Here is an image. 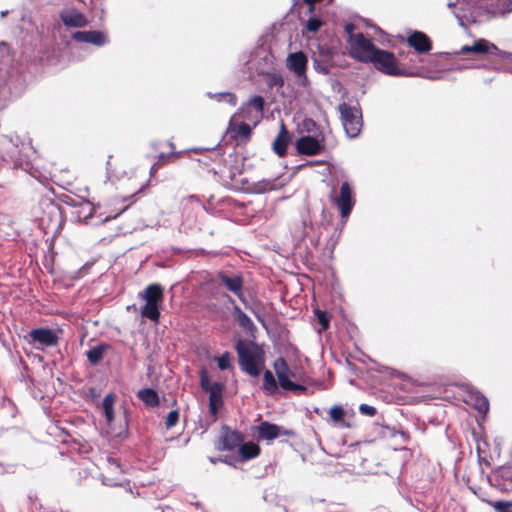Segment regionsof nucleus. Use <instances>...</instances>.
Wrapping results in <instances>:
<instances>
[{"instance_id":"obj_1","label":"nucleus","mask_w":512,"mask_h":512,"mask_svg":"<svg viewBox=\"0 0 512 512\" xmlns=\"http://www.w3.org/2000/svg\"><path fill=\"white\" fill-rule=\"evenodd\" d=\"M457 2H459V0H449L447 5L449 8H452ZM460 2H463L466 5H471L472 11L470 17L473 22H475L477 20L476 18L480 16L491 17L504 15L512 11V0H460ZM454 14L461 26H465L466 22L470 21V18L465 14Z\"/></svg>"},{"instance_id":"obj_2","label":"nucleus","mask_w":512,"mask_h":512,"mask_svg":"<svg viewBox=\"0 0 512 512\" xmlns=\"http://www.w3.org/2000/svg\"><path fill=\"white\" fill-rule=\"evenodd\" d=\"M235 348L241 369L250 376H259L264 365L263 357L245 340H238Z\"/></svg>"},{"instance_id":"obj_3","label":"nucleus","mask_w":512,"mask_h":512,"mask_svg":"<svg viewBox=\"0 0 512 512\" xmlns=\"http://www.w3.org/2000/svg\"><path fill=\"white\" fill-rule=\"evenodd\" d=\"M139 297L145 300V305L141 307L140 313L144 318L153 322H158L160 317L159 303L163 300V288L159 284L148 285Z\"/></svg>"},{"instance_id":"obj_4","label":"nucleus","mask_w":512,"mask_h":512,"mask_svg":"<svg viewBox=\"0 0 512 512\" xmlns=\"http://www.w3.org/2000/svg\"><path fill=\"white\" fill-rule=\"evenodd\" d=\"M341 122L349 138L357 137L362 128V113L358 105L341 103L338 106Z\"/></svg>"},{"instance_id":"obj_5","label":"nucleus","mask_w":512,"mask_h":512,"mask_svg":"<svg viewBox=\"0 0 512 512\" xmlns=\"http://www.w3.org/2000/svg\"><path fill=\"white\" fill-rule=\"evenodd\" d=\"M348 43L349 55L361 62H368L373 57L377 49L369 38L363 33H356L355 37L346 39Z\"/></svg>"},{"instance_id":"obj_6","label":"nucleus","mask_w":512,"mask_h":512,"mask_svg":"<svg viewBox=\"0 0 512 512\" xmlns=\"http://www.w3.org/2000/svg\"><path fill=\"white\" fill-rule=\"evenodd\" d=\"M465 53H475L481 55H495L501 59L512 58L511 52L500 50L494 43L484 39H476L472 45H464L460 48L457 55Z\"/></svg>"},{"instance_id":"obj_7","label":"nucleus","mask_w":512,"mask_h":512,"mask_svg":"<svg viewBox=\"0 0 512 512\" xmlns=\"http://www.w3.org/2000/svg\"><path fill=\"white\" fill-rule=\"evenodd\" d=\"M368 62L374 64L377 70L391 75V76H400L404 75L401 69H399L396 65V59L393 53H390L385 50L376 49L373 53V57Z\"/></svg>"},{"instance_id":"obj_8","label":"nucleus","mask_w":512,"mask_h":512,"mask_svg":"<svg viewBox=\"0 0 512 512\" xmlns=\"http://www.w3.org/2000/svg\"><path fill=\"white\" fill-rule=\"evenodd\" d=\"M263 109L264 99L261 96H254L247 103L242 105L239 112L234 116H237V119L248 121L252 123L253 126H256L262 118Z\"/></svg>"},{"instance_id":"obj_9","label":"nucleus","mask_w":512,"mask_h":512,"mask_svg":"<svg viewBox=\"0 0 512 512\" xmlns=\"http://www.w3.org/2000/svg\"><path fill=\"white\" fill-rule=\"evenodd\" d=\"M307 56L302 52L290 53L286 59V66L293 72L301 86L307 88L309 79L307 77Z\"/></svg>"},{"instance_id":"obj_10","label":"nucleus","mask_w":512,"mask_h":512,"mask_svg":"<svg viewBox=\"0 0 512 512\" xmlns=\"http://www.w3.org/2000/svg\"><path fill=\"white\" fill-rule=\"evenodd\" d=\"M273 368L275 370V374L279 381V385L287 391H304L305 387L302 385L296 384L290 380L291 377H294V373L290 370L286 360L283 357H279L275 360L273 364Z\"/></svg>"},{"instance_id":"obj_11","label":"nucleus","mask_w":512,"mask_h":512,"mask_svg":"<svg viewBox=\"0 0 512 512\" xmlns=\"http://www.w3.org/2000/svg\"><path fill=\"white\" fill-rule=\"evenodd\" d=\"M333 201L340 211L341 218L346 220L355 205L353 190L347 181L341 184L339 194Z\"/></svg>"},{"instance_id":"obj_12","label":"nucleus","mask_w":512,"mask_h":512,"mask_svg":"<svg viewBox=\"0 0 512 512\" xmlns=\"http://www.w3.org/2000/svg\"><path fill=\"white\" fill-rule=\"evenodd\" d=\"M0 157L3 161L12 162L15 167L19 166L22 160L18 145L8 137L0 138Z\"/></svg>"},{"instance_id":"obj_13","label":"nucleus","mask_w":512,"mask_h":512,"mask_svg":"<svg viewBox=\"0 0 512 512\" xmlns=\"http://www.w3.org/2000/svg\"><path fill=\"white\" fill-rule=\"evenodd\" d=\"M123 469L116 459L108 458V467L102 475V483L108 486H119L124 482Z\"/></svg>"},{"instance_id":"obj_14","label":"nucleus","mask_w":512,"mask_h":512,"mask_svg":"<svg viewBox=\"0 0 512 512\" xmlns=\"http://www.w3.org/2000/svg\"><path fill=\"white\" fill-rule=\"evenodd\" d=\"M243 438L240 433L227 427H223L220 433L218 449L222 451H231L240 446Z\"/></svg>"},{"instance_id":"obj_15","label":"nucleus","mask_w":512,"mask_h":512,"mask_svg":"<svg viewBox=\"0 0 512 512\" xmlns=\"http://www.w3.org/2000/svg\"><path fill=\"white\" fill-rule=\"evenodd\" d=\"M30 341L38 343L43 347L54 346L57 344L58 337L56 333L48 328H37L29 332Z\"/></svg>"},{"instance_id":"obj_16","label":"nucleus","mask_w":512,"mask_h":512,"mask_svg":"<svg viewBox=\"0 0 512 512\" xmlns=\"http://www.w3.org/2000/svg\"><path fill=\"white\" fill-rule=\"evenodd\" d=\"M72 39L77 42L89 43L95 46H103L107 43V36L102 31H77L72 34Z\"/></svg>"},{"instance_id":"obj_17","label":"nucleus","mask_w":512,"mask_h":512,"mask_svg":"<svg viewBox=\"0 0 512 512\" xmlns=\"http://www.w3.org/2000/svg\"><path fill=\"white\" fill-rule=\"evenodd\" d=\"M60 18L67 27H85L88 24L86 17L74 8H67L60 12Z\"/></svg>"},{"instance_id":"obj_18","label":"nucleus","mask_w":512,"mask_h":512,"mask_svg":"<svg viewBox=\"0 0 512 512\" xmlns=\"http://www.w3.org/2000/svg\"><path fill=\"white\" fill-rule=\"evenodd\" d=\"M218 279L220 284L225 286L229 291L234 293L240 300L243 299V279L240 275L229 276L225 273H220L218 275Z\"/></svg>"},{"instance_id":"obj_19","label":"nucleus","mask_w":512,"mask_h":512,"mask_svg":"<svg viewBox=\"0 0 512 512\" xmlns=\"http://www.w3.org/2000/svg\"><path fill=\"white\" fill-rule=\"evenodd\" d=\"M296 148L300 154L316 155L321 150L318 140L312 136H302L296 142Z\"/></svg>"},{"instance_id":"obj_20","label":"nucleus","mask_w":512,"mask_h":512,"mask_svg":"<svg viewBox=\"0 0 512 512\" xmlns=\"http://www.w3.org/2000/svg\"><path fill=\"white\" fill-rule=\"evenodd\" d=\"M408 44L418 53L429 52L432 48L429 37L423 32L415 31L407 39Z\"/></svg>"},{"instance_id":"obj_21","label":"nucleus","mask_w":512,"mask_h":512,"mask_svg":"<svg viewBox=\"0 0 512 512\" xmlns=\"http://www.w3.org/2000/svg\"><path fill=\"white\" fill-rule=\"evenodd\" d=\"M237 116H232L229 125L228 132L234 138L248 139L251 134V126L249 123L241 121L238 123Z\"/></svg>"},{"instance_id":"obj_22","label":"nucleus","mask_w":512,"mask_h":512,"mask_svg":"<svg viewBox=\"0 0 512 512\" xmlns=\"http://www.w3.org/2000/svg\"><path fill=\"white\" fill-rule=\"evenodd\" d=\"M259 437L265 440H273L279 437L281 434L289 435L288 431L283 430L280 426L276 424H271L269 422H263L258 427Z\"/></svg>"},{"instance_id":"obj_23","label":"nucleus","mask_w":512,"mask_h":512,"mask_svg":"<svg viewBox=\"0 0 512 512\" xmlns=\"http://www.w3.org/2000/svg\"><path fill=\"white\" fill-rule=\"evenodd\" d=\"M289 133L285 128V125L281 124V130L275 140L273 141V150L275 153L282 157L286 154L287 144L289 142Z\"/></svg>"},{"instance_id":"obj_24","label":"nucleus","mask_w":512,"mask_h":512,"mask_svg":"<svg viewBox=\"0 0 512 512\" xmlns=\"http://www.w3.org/2000/svg\"><path fill=\"white\" fill-rule=\"evenodd\" d=\"M308 14V19L302 20L304 22V27L307 32L315 34L320 30V28L324 24V21L322 17L319 14H316L314 11Z\"/></svg>"},{"instance_id":"obj_25","label":"nucleus","mask_w":512,"mask_h":512,"mask_svg":"<svg viewBox=\"0 0 512 512\" xmlns=\"http://www.w3.org/2000/svg\"><path fill=\"white\" fill-rule=\"evenodd\" d=\"M137 397L147 406L150 407H155L159 403V397L157 392L151 388H145L138 391Z\"/></svg>"},{"instance_id":"obj_26","label":"nucleus","mask_w":512,"mask_h":512,"mask_svg":"<svg viewBox=\"0 0 512 512\" xmlns=\"http://www.w3.org/2000/svg\"><path fill=\"white\" fill-rule=\"evenodd\" d=\"M114 402H115V397L112 394H107L104 397L103 402H102L104 416H105L106 421L110 428H111V424L114 420V408H113Z\"/></svg>"},{"instance_id":"obj_27","label":"nucleus","mask_w":512,"mask_h":512,"mask_svg":"<svg viewBox=\"0 0 512 512\" xmlns=\"http://www.w3.org/2000/svg\"><path fill=\"white\" fill-rule=\"evenodd\" d=\"M260 448L254 442H247L239 446V453L243 460H249L258 456Z\"/></svg>"},{"instance_id":"obj_28","label":"nucleus","mask_w":512,"mask_h":512,"mask_svg":"<svg viewBox=\"0 0 512 512\" xmlns=\"http://www.w3.org/2000/svg\"><path fill=\"white\" fill-rule=\"evenodd\" d=\"M263 390L268 395H274L278 391V386L273 373L266 370L263 375Z\"/></svg>"},{"instance_id":"obj_29","label":"nucleus","mask_w":512,"mask_h":512,"mask_svg":"<svg viewBox=\"0 0 512 512\" xmlns=\"http://www.w3.org/2000/svg\"><path fill=\"white\" fill-rule=\"evenodd\" d=\"M471 401H473V405L475 409L480 413L485 415L489 410V401L482 394L476 392L471 394Z\"/></svg>"},{"instance_id":"obj_30","label":"nucleus","mask_w":512,"mask_h":512,"mask_svg":"<svg viewBox=\"0 0 512 512\" xmlns=\"http://www.w3.org/2000/svg\"><path fill=\"white\" fill-rule=\"evenodd\" d=\"M233 313H234V316L238 322V324L246 329V330H251L254 328V324L252 322V320L250 319V317L248 315H246L238 306H234L233 308Z\"/></svg>"},{"instance_id":"obj_31","label":"nucleus","mask_w":512,"mask_h":512,"mask_svg":"<svg viewBox=\"0 0 512 512\" xmlns=\"http://www.w3.org/2000/svg\"><path fill=\"white\" fill-rule=\"evenodd\" d=\"M200 384H201V388L204 391L208 392L209 394L213 393V391H218L220 389H223V385L221 383L214 382V381L210 380L209 377L205 373L201 374Z\"/></svg>"},{"instance_id":"obj_32","label":"nucleus","mask_w":512,"mask_h":512,"mask_svg":"<svg viewBox=\"0 0 512 512\" xmlns=\"http://www.w3.org/2000/svg\"><path fill=\"white\" fill-rule=\"evenodd\" d=\"M207 96L210 99H214V100H216L218 102H222V101L223 102H227V103H229L232 106H235L236 102H237L236 96L233 93H230V92H218V93L208 92Z\"/></svg>"},{"instance_id":"obj_33","label":"nucleus","mask_w":512,"mask_h":512,"mask_svg":"<svg viewBox=\"0 0 512 512\" xmlns=\"http://www.w3.org/2000/svg\"><path fill=\"white\" fill-rule=\"evenodd\" d=\"M223 389L213 391L209 394V409L211 414L216 415L218 408L222 405Z\"/></svg>"},{"instance_id":"obj_34","label":"nucleus","mask_w":512,"mask_h":512,"mask_svg":"<svg viewBox=\"0 0 512 512\" xmlns=\"http://www.w3.org/2000/svg\"><path fill=\"white\" fill-rule=\"evenodd\" d=\"M105 352L104 346L98 345L87 351V359L91 364H97L103 357Z\"/></svg>"},{"instance_id":"obj_35","label":"nucleus","mask_w":512,"mask_h":512,"mask_svg":"<svg viewBox=\"0 0 512 512\" xmlns=\"http://www.w3.org/2000/svg\"><path fill=\"white\" fill-rule=\"evenodd\" d=\"M329 415L335 423H340L344 419V410L341 406L334 405L330 408Z\"/></svg>"},{"instance_id":"obj_36","label":"nucleus","mask_w":512,"mask_h":512,"mask_svg":"<svg viewBox=\"0 0 512 512\" xmlns=\"http://www.w3.org/2000/svg\"><path fill=\"white\" fill-rule=\"evenodd\" d=\"M315 315L321 325V330H326L329 327L330 317L326 311L315 309Z\"/></svg>"},{"instance_id":"obj_37","label":"nucleus","mask_w":512,"mask_h":512,"mask_svg":"<svg viewBox=\"0 0 512 512\" xmlns=\"http://www.w3.org/2000/svg\"><path fill=\"white\" fill-rule=\"evenodd\" d=\"M313 67L317 72L323 75H327L330 72L329 67L316 58L313 59Z\"/></svg>"},{"instance_id":"obj_38","label":"nucleus","mask_w":512,"mask_h":512,"mask_svg":"<svg viewBox=\"0 0 512 512\" xmlns=\"http://www.w3.org/2000/svg\"><path fill=\"white\" fill-rule=\"evenodd\" d=\"M179 419V413L176 410L170 411L166 418L167 428H171L176 425Z\"/></svg>"},{"instance_id":"obj_39","label":"nucleus","mask_w":512,"mask_h":512,"mask_svg":"<svg viewBox=\"0 0 512 512\" xmlns=\"http://www.w3.org/2000/svg\"><path fill=\"white\" fill-rule=\"evenodd\" d=\"M217 363H218V367L221 369V370H227L230 368L231 364H230V358H229V354L228 353H225L223 355H221L218 359H217Z\"/></svg>"},{"instance_id":"obj_40","label":"nucleus","mask_w":512,"mask_h":512,"mask_svg":"<svg viewBox=\"0 0 512 512\" xmlns=\"http://www.w3.org/2000/svg\"><path fill=\"white\" fill-rule=\"evenodd\" d=\"M359 411L367 416H374L376 414V408L368 404H361L359 406Z\"/></svg>"},{"instance_id":"obj_41","label":"nucleus","mask_w":512,"mask_h":512,"mask_svg":"<svg viewBox=\"0 0 512 512\" xmlns=\"http://www.w3.org/2000/svg\"><path fill=\"white\" fill-rule=\"evenodd\" d=\"M512 502L500 501L495 504V508L499 512H510Z\"/></svg>"},{"instance_id":"obj_42","label":"nucleus","mask_w":512,"mask_h":512,"mask_svg":"<svg viewBox=\"0 0 512 512\" xmlns=\"http://www.w3.org/2000/svg\"><path fill=\"white\" fill-rule=\"evenodd\" d=\"M355 25L353 23H346L344 25V31L347 35V39H350L351 37H355L356 34L354 33Z\"/></svg>"},{"instance_id":"obj_43","label":"nucleus","mask_w":512,"mask_h":512,"mask_svg":"<svg viewBox=\"0 0 512 512\" xmlns=\"http://www.w3.org/2000/svg\"><path fill=\"white\" fill-rule=\"evenodd\" d=\"M172 157H175V154L173 152L169 154L160 153L158 156L157 163L160 164V166L166 162H168Z\"/></svg>"},{"instance_id":"obj_44","label":"nucleus","mask_w":512,"mask_h":512,"mask_svg":"<svg viewBox=\"0 0 512 512\" xmlns=\"http://www.w3.org/2000/svg\"><path fill=\"white\" fill-rule=\"evenodd\" d=\"M127 432H128V421H127V419H125V421H124V427H123L122 430H120L118 432L111 431V433H113V435L116 436V437H125L127 435Z\"/></svg>"},{"instance_id":"obj_45","label":"nucleus","mask_w":512,"mask_h":512,"mask_svg":"<svg viewBox=\"0 0 512 512\" xmlns=\"http://www.w3.org/2000/svg\"><path fill=\"white\" fill-rule=\"evenodd\" d=\"M270 186H271V185H270V183L265 182V183L261 184V187H259V188L257 189V191H258V192H265V191H267V190H269V189H270Z\"/></svg>"},{"instance_id":"obj_46","label":"nucleus","mask_w":512,"mask_h":512,"mask_svg":"<svg viewBox=\"0 0 512 512\" xmlns=\"http://www.w3.org/2000/svg\"><path fill=\"white\" fill-rule=\"evenodd\" d=\"M159 166H160V164H159V163H157V162H156V163H154V164L151 166V168H150V175H153V174L157 171V169L159 168Z\"/></svg>"},{"instance_id":"obj_47","label":"nucleus","mask_w":512,"mask_h":512,"mask_svg":"<svg viewBox=\"0 0 512 512\" xmlns=\"http://www.w3.org/2000/svg\"><path fill=\"white\" fill-rule=\"evenodd\" d=\"M87 208L89 210V213L88 215L85 217V220L87 221L89 218L92 217V213H93V210H94V207H92L90 204H87Z\"/></svg>"},{"instance_id":"obj_48","label":"nucleus","mask_w":512,"mask_h":512,"mask_svg":"<svg viewBox=\"0 0 512 512\" xmlns=\"http://www.w3.org/2000/svg\"><path fill=\"white\" fill-rule=\"evenodd\" d=\"M6 14H7V11H2L1 12V17L4 18L6 16Z\"/></svg>"},{"instance_id":"obj_49","label":"nucleus","mask_w":512,"mask_h":512,"mask_svg":"<svg viewBox=\"0 0 512 512\" xmlns=\"http://www.w3.org/2000/svg\"><path fill=\"white\" fill-rule=\"evenodd\" d=\"M169 146H170L172 149L174 148V145H173V143H171V142L169 143Z\"/></svg>"},{"instance_id":"obj_50","label":"nucleus","mask_w":512,"mask_h":512,"mask_svg":"<svg viewBox=\"0 0 512 512\" xmlns=\"http://www.w3.org/2000/svg\"><path fill=\"white\" fill-rule=\"evenodd\" d=\"M110 218L109 217H106L102 222H106L108 221Z\"/></svg>"}]
</instances>
